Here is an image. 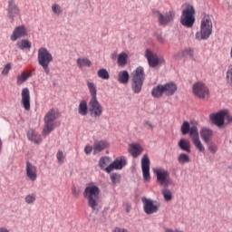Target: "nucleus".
I'll list each match as a JSON object with an SVG mask.
<instances>
[{
    "label": "nucleus",
    "instance_id": "obj_49",
    "mask_svg": "<svg viewBox=\"0 0 232 232\" xmlns=\"http://www.w3.org/2000/svg\"><path fill=\"white\" fill-rule=\"evenodd\" d=\"M225 119H227L228 122H232V115H229V112H227V111H226Z\"/></svg>",
    "mask_w": 232,
    "mask_h": 232
},
{
    "label": "nucleus",
    "instance_id": "obj_10",
    "mask_svg": "<svg viewBox=\"0 0 232 232\" xmlns=\"http://www.w3.org/2000/svg\"><path fill=\"white\" fill-rule=\"evenodd\" d=\"M145 57L149 63L150 68H157V66L166 64V60H164L163 57H159L158 53H152L150 49L145 51Z\"/></svg>",
    "mask_w": 232,
    "mask_h": 232
},
{
    "label": "nucleus",
    "instance_id": "obj_11",
    "mask_svg": "<svg viewBox=\"0 0 232 232\" xmlns=\"http://www.w3.org/2000/svg\"><path fill=\"white\" fill-rule=\"evenodd\" d=\"M7 17L11 20V23H14L15 21V17H18V15H21V8L15 3V0H8V5H7Z\"/></svg>",
    "mask_w": 232,
    "mask_h": 232
},
{
    "label": "nucleus",
    "instance_id": "obj_47",
    "mask_svg": "<svg viewBox=\"0 0 232 232\" xmlns=\"http://www.w3.org/2000/svg\"><path fill=\"white\" fill-rule=\"evenodd\" d=\"M92 150H93V148H92V146H90V145H87L84 148V151H85L86 155H90L92 153Z\"/></svg>",
    "mask_w": 232,
    "mask_h": 232
},
{
    "label": "nucleus",
    "instance_id": "obj_28",
    "mask_svg": "<svg viewBox=\"0 0 232 232\" xmlns=\"http://www.w3.org/2000/svg\"><path fill=\"white\" fill-rule=\"evenodd\" d=\"M178 146L182 151H186V153H191V144L189 143V140L181 139L179 141Z\"/></svg>",
    "mask_w": 232,
    "mask_h": 232
},
{
    "label": "nucleus",
    "instance_id": "obj_55",
    "mask_svg": "<svg viewBox=\"0 0 232 232\" xmlns=\"http://www.w3.org/2000/svg\"><path fill=\"white\" fill-rule=\"evenodd\" d=\"M2 150H3V140L0 138V154H1Z\"/></svg>",
    "mask_w": 232,
    "mask_h": 232
},
{
    "label": "nucleus",
    "instance_id": "obj_23",
    "mask_svg": "<svg viewBox=\"0 0 232 232\" xmlns=\"http://www.w3.org/2000/svg\"><path fill=\"white\" fill-rule=\"evenodd\" d=\"M21 103L26 111H30V90L27 87L22 90Z\"/></svg>",
    "mask_w": 232,
    "mask_h": 232
},
{
    "label": "nucleus",
    "instance_id": "obj_42",
    "mask_svg": "<svg viewBox=\"0 0 232 232\" xmlns=\"http://www.w3.org/2000/svg\"><path fill=\"white\" fill-rule=\"evenodd\" d=\"M226 79L229 86H232V65L228 66L227 68Z\"/></svg>",
    "mask_w": 232,
    "mask_h": 232
},
{
    "label": "nucleus",
    "instance_id": "obj_40",
    "mask_svg": "<svg viewBox=\"0 0 232 232\" xmlns=\"http://www.w3.org/2000/svg\"><path fill=\"white\" fill-rule=\"evenodd\" d=\"M56 159L58 160V164H64L66 156H64V152H63V150H58L56 153Z\"/></svg>",
    "mask_w": 232,
    "mask_h": 232
},
{
    "label": "nucleus",
    "instance_id": "obj_6",
    "mask_svg": "<svg viewBox=\"0 0 232 232\" xmlns=\"http://www.w3.org/2000/svg\"><path fill=\"white\" fill-rule=\"evenodd\" d=\"M53 61V56L50 51L44 47H41L38 50V64L42 66L46 75L50 74V63Z\"/></svg>",
    "mask_w": 232,
    "mask_h": 232
},
{
    "label": "nucleus",
    "instance_id": "obj_30",
    "mask_svg": "<svg viewBox=\"0 0 232 232\" xmlns=\"http://www.w3.org/2000/svg\"><path fill=\"white\" fill-rule=\"evenodd\" d=\"M118 81L121 84H128L130 82V73L128 71H121L118 74Z\"/></svg>",
    "mask_w": 232,
    "mask_h": 232
},
{
    "label": "nucleus",
    "instance_id": "obj_8",
    "mask_svg": "<svg viewBox=\"0 0 232 232\" xmlns=\"http://www.w3.org/2000/svg\"><path fill=\"white\" fill-rule=\"evenodd\" d=\"M153 173L156 175L157 182L160 186L168 188V186H171V184H173V179L169 178V171L162 168H157L153 169Z\"/></svg>",
    "mask_w": 232,
    "mask_h": 232
},
{
    "label": "nucleus",
    "instance_id": "obj_21",
    "mask_svg": "<svg viewBox=\"0 0 232 232\" xmlns=\"http://www.w3.org/2000/svg\"><path fill=\"white\" fill-rule=\"evenodd\" d=\"M26 177H28V179L33 182L37 180V167L30 161H26Z\"/></svg>",
    "mask_w": 232,
    "mask_h": 232
},
{
    "label": "nucleus",
    "instance_id": "obj_13",
    "mask_svg": "<svg viewBox=\"0 0 232 232\" xmlns=\"http://www.w3.org/2000/svg\"><path fill=\"white\" fill-rule=\"evenodd\" d=\"M142 204H143V210L146 215H153L154 213H157L159 211V203L157 201H153L147 198H141Z\"/></svg>",
    "mask_w": 232,
    "mask_h": 232
},
{
    "label": "nucleus",
    "instance_id": "obj_29",
    "mask_svg": "<svg viewBox=\"0 0 232 232\" xmlns=\"http://www.w3.org/2000/svg\"><path fill=\"white\" fill-rule=\"evenodd\" d=\"M78 113L82 117L88 115V102L85 100H82L78 106Z\"/></svg>",
    "mask_w": 232,
    "mask_h": 232
},
{
    "label": "nucleus",
    "instance_id": "obj_5",
    "mask_svg": "<svg viewBox=\"0 0 232 232\" xmlns=\"http://www.w3.org/2000/svg\"><path fill=\"white\" fill-rule=\"evenodd\" d=\"M59 118V111L55 109H51L49 110L44 118V127L43 130V135H49V133H52L53 131V128L55 124V121Z\"/></svg>",
    "mask_w": 232,
    "mask_h": 232
},
{
    "label": "nucleus",
    "instance_id": "obj_17",
    "mask_svg": "<svg viewBox=\"0 0 232 232\" xmlns=\"http://www.w3.org/2000/svg\"><path fill=\"white\" fill-rule=\"evenodd\" d=\"M209 119L211 122L215 124V126H218V128H222L226 121V111H220L218 113H211L209 115Z\"/></svg>",
    "mask_w": 232,
    "mask_h": 232
},
{
    "label": "nucleus",
    "instance_id": "obj_14",
    "mask_svg": "<svg viewBox=\"0 0 232 232\" xmlns=\"http://www.w3.org/2000/svg\"><path fill=\"white\" fill-rule=\"evenodd\" d=\"M190 137L192 139V141L196 150H198L200 153H204L206 151V148H204V145H202V141H200V136L198 135V129L195 125L191 126Z\"/></svg>",
    "mask_w": 232,
    "mask_h": 232
},
{
    "label": "nucleus",
    "instance_id": "obj_33",
    "mask_svg": "<svg viewBox=\"0 0 232 232\" xmlns=\"http://www.w3.org/2000/svg\"><path fill=\"white\" fill-rule=\"evenodd\" d=\"M16 46H18L20 50H30V48H32V43H30V41L26 39H24L18 42L16 44Z\"/></svg>",
    "mask_w": 232,
    "mask_h": 232
},
{
    "label": "nucleus",
    "instance_id": "obj_24",
    "mask_svg": "<svg viewBox=\"0 0 232 232\" xmlns=\"http://www.w3.org/2000/svg\"><path fill=\"white\" fill-rule=\"evenodd\" d=\"M110 144L106 140H96L93 143V153L94 155H97V153H101V151H104L106 148H108Z\"/></svg>",
    "mask_w": 232,
    "mask_h": 232
},
{
    "label": "nucleus",
    "instance_id": "obj_44",
    "mask_svg": "<svg viewBox=\"0 0 232 232\" xmlns=\"http://www.w3.org/2000/svg\"><path fill=\"white\" fill-rule=\"evenodd\" d=\"M52 10H53V14H56L57 15H59V14H61L63 12V10L61 9V5H53L52 6Z\"/></svg>",
    "mask_w": 232,
    "mask_h": 232
},
{
    "label": "nucleus",
    "instance_id": "obj_34",
    "mask_svg": "<svg viewBox=\"0 0 232 232\" xmlns=\"http://www.w3.org/2000/svg\"><path fill=\"white\" fill-rule=\"evenodd\" d=\"M180 130L182 135H188L189 133L191 137V125H189V121H183Z\"/></svg>",
    "mask_w": 232,
    "mask_h": 232
},
{
    "label": "nucleus",
    "instance_id": "obj_1",
    "mask_svg": "<svg viewBox=\"0 0 232 232\" xmlns=\"http://www.w3.org/2000/svg\"><path fill=\"white\" fill-rule=\"evenodd\" d=\"M100 194L101 189L95 185L86 187L83 191V197L88 200V206L92 209V211H95L99 206Z\"/></svg>",
    "mask_w": 232,
    "mask_h": 232
},
{
    "label": "nucleus",
    "instance_id": "obj_2",
    "mask_svg": "<svg viewBox=\"0 0 232 232\" xmlns=\"http://www.w3.org/2000/svg\"><path fill=\"white\" fill-rule=\"evenodd\" d=\"M213 34V22L209 15H205L201 20L200 31L196 33L197 41H208Z\"/></svg>",
    "mask_w": 232,
    "mask_h": 232
},
{
    "label": "nucleus",
    "instance_id": "obj_15",
    "mask_svg": "<svg viewBox=\"0 0 232 232\" xmlns=\"http://www.w3.org/2000/svg\"><path fill=\"white\" fill-rule=\"evenodd\" d=\"M127 164L128 161L126 160V157L121 156L114 160L112 163H111L107 168L104 169V171H106V173H111L113 169H122V168H124V166H126Z\"/></svg>",
    "mask_w": 232,
    "mask_h": 232
},
{
    "label": "nucleus",
    "instance_id": "obj_46",
    "mask_svg": "<svg viewBox=\"0 0 232 232\" xmlns=\"http://www.w3.org/2000/svg\"><path fill=\"white\" fill-rule=\"evenodd\" d=\"M218 148L217 145L213 144V143H208V150L210 153H215L216 151H218Z\"/></svg>",
    "mask_w": 232,
    "mask_h": 232
},
{
    "label": "nucleus",
    "instance_id": "obj_4",
    "mask_svg": "<svg viewBox=\"0 0 232 232\" xmlns=\"http://www.w3.org/2000/svg\"><path fill=\"white\" fill-rule=\"evenodd\" d=\"M175 92H177V84L174 82H169L164 85L159 84L158 86L154 87L151 91L152 97L159 99L162 97V95H167L170 97L171 95H175Z\"/></svg>",
    "mask_w": 232,
    "mask_h": 232
},
{
    "label": "nucleus",
    "instance_id": "obj_38",
    "mask_svg": "<svg viewBox=\"0 0 232 232\" xmlns=\"http://www.w3.org/2000/svg\"><path fill=\"white\" fill-rule=\"evenodd\" d=\"M162 195L166 202H170L173 199V194H171V190L165 188L162 190Z\"/></svg>",
    "mask_w": 232,
    "mask_h": 232
},
{
    "label": "nucleus",
    "instance_id": "obj_32",
    "mask_svg": "<svg viewBox=\"0 0 232 232\" xmlns=\"http://www.w3.org/2000/svg\"><path fill=\"white\" fill-rule=\"evenodd\" d=\"M87 88L91 93V99H97V86L93 82H87Z\"/></svg>",
    "mask_w": 232,
    "mask_h": 232
},
{
    "label": "nucleus",
    "instance_id": "obj_37",
    "mask_svg": "<svg viewBox=\"0 0 232 232\" xmlns=\"http://www.w3.org/2000/svg\"><path fill=\"white\" fill-rule=\"evenodd\" d=\"M97 75L100 79H103V81H108V79H110V72H108V70L104 68L100 69L97 72Z\"/></svg>",
    "mask_w": 232,
    "mask_h": 232
},
{
    "label": "nucleus",
    "instance_id": "obj_18",
    "mask_svg": "<svg viewBox=\"0 0 232 232\" xmlns=\"http://www.w3.org/2000/svg\"><path fill=\"white\" fill-rule=\"evenodd\" d=\"M141 169L143 173V180L145 182H150L151 180V176L150 175V158L148 154H145L141 159Z\"/></svg>",
    "mask_w": 232,
    "mask_h": 232
},
{
    "label": "nucleus",
    "instance_id": "obj_48",
    "mask_svg": "<svg viewBox=\"0 0 232 232\" xmlns=\"http://www.w3.org/2000/svg\"><path fill=\"white\" fill-rule=\"evenodd\" d=\"M113 232H130V231H128V229H126V228H122V227H118L114 228Z\"/></svg>",
    "mask_w": 232,
    "mask_h": 232
},
{
    "label": "nucleus",
    "instance_id": "obj_20",
    "mask_svg": "<svg viewBox=\"0 0 232 232\" xmlns=\"http://www.w3.org/2000/svg\"><path fill=\"white\" fill-rule=\"evenodd\" d=\"M27 35L26 33V26L24 25H19L14 28L10 39L13 42L17 41V39H21V37H24Z\"/></svg>",
    "mask_w": 232,
    "mask_h": 232
},
{
    "label": "nucleus",
    "instance_id": "obj_19",
    "mask_svg": "<svg viewBox=\"0 0 232 232\" xmlns=\"http://www.w3.org/2000/svg\"><path fill=\"white\" fill-rule=\"evenodd\" d=\"M195 59V49L191 47L185 48L184 50L179 51L174 54L176 61H180L181 59L188 58Z\"/></svg>",
    "mask_w": 232,
    "mask_h": 232
},
{
    "label": "nucleus",
    "instance_id": "obj_3",
    "mask_svg": "<svg viewBox=\"0 0 232 232\" xmlns=\"http://www.w3.org/2000/svg\"><path fill=\"white\" fill-rule=\"evenodd\" d=\"M144 81H146V73L144 72V68L140 66L132 73L131 89L134 93L142 92Z\"/></svg>",
    "mask_w": 232,
    "mask_h": 232
},
{
    "label": "nucleus",
    "instance_id": "obj_52",
    "mask_svg": "<svg viewBox=\"0 0 232 232\" xmlns=\"http://www.w3.org/2000/svg\"><path fill=\"white\" fill-rule=\"evenodd\" d=\"M157 40L159 41V43H164V37H162V35L160 34L157 36Z\"/></svg>",
    "mask_w": 232,
    "mask_h": 232
},
{
    "label": "nucleus",
    "instance_id": "obj_53",
    "mask_svg": "<svg viewBox=\"0 0 232 232\" xmlns=\"http://www.w3.org/2000/svg\"><path fill=\"white\" fill-rule=\"evenodd\" d=\"M145 126H148L149 128H150V130H153V125L150 122V121H145Z\"/></svg>",
    "mask_w": 232,
    "mask_h": 232
},
{
    "label": "nucleus",
    "instance_id": "obj_51",
    "mask_svg": "<svg viewBox=\"0 0 232 232\" xmlns=\"http://www.w3.org/2000/svg\"><path fill=\"white\" fill-rule=\"evenodd\" d=\"M72 195H74L75 197H77V195H79V193L77 192V188L75 187L72 188Z\"/></svg>",
    "mask_w": 232,
    "mask_h": 232
},
{
    "label": "nucleus",
    "instance_id": "obj_36",
    "mask_svg": "<svg viewBox=\"0 0 232 232\" xmlns=\"http://www.w3.org/2000/svg\"><path fill=\"white\" fill-rule=\"evenodd\" d=\"M128 63V54L126 53H121L118 56V64L119 66H126V63Z\"/></svg>",
    "mask_w": 232,
    "mask_h": 232
},
{
    "label": "nucleus",
    "instance_id": "obj_50",
    "mask_svg": "<svg viewBox=\"0 0 232 232\" xmlns=\"http://www.w3.org/2000/svg\"><path fill=\"white\" fill-rule=\"evenodd\" d=\"M125 211H126V213H130V211H131V205L130 203L126 204Z\"/></svg>",
    "mask_w": 232,
    "mask_h": 232
},
{
    "label": "nucleus",
    "instance_id": "obj_16",
    "mask_svg": "<svg viewBox=\"0 0 232 232\" xmlns=\"http://www.w3.org/2000/svg\"><path fill=\"white\" fill-rule=\"evenodd\" d=\"M89 111L92 117H101L102 115V105H101L97 98L90 100Z\"/></svg>",
    "mask_w": 232,
    "mask_h": 232
},
{
    "label": "nucleus",
    "instance_id": "obj_25",
    "mask_svg": "<svg viewBox=\"0 0 232 232\" xmlns=\"http://www.w3.org/2000/svg\"><path fill=\"white\" fill-rule=\"evenodd\" d=\"M27 139L34 142V144H41L43 142V138L34 130L31 129L27 131Z\"/></svg>",
    "mask_w": 232,
    "mask_h": 232
},
{
    "label": "nucleus",
    "instance_id": "obj_12",
    "mask_svg": "<svg viewBox=\"0 0 232 232\" xmlns=\"http://www.w3.org/2000/svg\"><path fill=\"white\" fill-rule=\"evenodd\" d=\"M154 15L158 18L160 26H167L169 23H171L175 19V13L173 11H169L164 14L160 11L156 10L154 11Z\"/></svg>",
    "mask_w": 232,
    "mask_h": 232
},
{
    "label": "nucleus",
    "instance_id": "obj_35",
    "mask_svg": "<svg viewBox=\"0 0 232 232\" xmlns=\"http://www.w3.org/2000/svg\"><path fill=\"white\" fill-rule=\"evenodd\" d=\"M190 161H191V160L189 159V155H188L186 153H181L178 157L179 164H181V165L188 164V162H190Z\"/></svg>",
    "mask_w": 232,
    "mask_h": 232
},
{
    "label": "nucleus",
    "instance_id": "obj_9",
    "mask_svg": "<svg viewBox=\"0 0 232 232\" xmlns=\"http://www.w3.org/2000/svg\"><path fill=\"white\" fill-rule=\"evenodd\" d=\"M192 92L198 99L203 101H208V99H209V88L202 82H198L193 84Z\"/></svg>",
    "mask_w": 232,
    "mask_h": 232
},
{
    "label": "nucleus",
    "instance_id": "obj_7",
    "mask_svg": "<svg viewBox=\"0 0 232 232\" xmlns=\"http://www.w3.org/2000/svg\"><path fill=\"white\" fill-rule=\"evenodd\" d=\"M180 24L185 28H193L195 24V7L191 5H188L185 9L182 10L180 16Z\"/></svg>",
    "mask_w": 232,
    "mask_h": 232
},
{
    "label": "nucleus",
    "instance_id": "obj_27",
    "mask_svg": "<svg viewBox=\"0 0 232 232\" xmlns=\"http://www.w3.org/2000/svg\"><path fill=\"white\" fill-rule=\"evenodd\" d=\"M200 136L206 144H209V141L213 137V131L209 129H202L200 131Z\"/></svg>",
    "mask_w": 232,
    "mask_h": 232
},
{
    "label": "nucleus",
    "instance_id": "obj_22",
    "mask_svg": "<svg viewBox=\"0 0 232 232\" xmlns=\"http://www.w3.org/2000/svg\"><path fill=\"white\" fill-rule=\"evenodd\" d=\"M129 153L133 157L134 159H137V157H140V155H142V151H144V148L139 143H132L129 145L128 149Z\"/></svg>",
    "mask_w": 232,
    "mask_h": 232
},
{
    "label": "nucleus",
    "instance_id": "obj_39",
    "mask_svg": "<svg viewBox=\"0 0 232 232\" xmlns=\"http://www.w3.org/2000/svg\"><path fill=\"white\" fill-rule=\"evenodd\" d=\"M110 177H111V180L112 182V186H116V184L121 183V174L111 173Z\"/></svg>",
    "mask_w": 232,
    "mask_h": 232
},
{
    "label": "nucleus",
    "instance_id": "obj_45",
    "mask_svg": "<svg viewBox=\"0 0 232 232\" xmlns=\"http://www.w3.org/2000/svg\"><path fill=\"white\" fill-rule=\"evenodd\" d=\"M12 70V64L7 63L5 65L4 70L2 71L3 75H8V72Z\"/></svg>",
    "mask_w": 232,
    "mask_h": 232
},
{
    "label": "nucleus",
    "instance_id": "obj_41",
    "mask_svg": "<svg viewBox=\"0 0 232 232\" xmlns=\"http://www.w3.org/2000/svg\"><path fill=\"white\" fill-rule=\"evenodd\" d=\"M108 162H110V158L108 157H102L99 161V166L101 169H104L106 166H108Z\"/></svg>",
    "mask_w": 232,
    "mask_h": 232
},
{
    "label": "nucleus",
    "instance_id": "obj_26",
    "mask_svg": "<svg viewBox=\"0 0 232 232\" xmlns=\"http://www.w3.org/2000/svg\"><path fill=\"white\" fill-rule=\"evenodd\" d=\"M30 77H32V71L23 72L20 75L16 77V84L18 86H21V84L26 82V81H28Z\"/></svg>",
    "mask_w": 232,
    "mask_h": 232
},
{
    "label": "nucleus",
    "instance_id": "obj_54",
    "mask_svg": "<svg viewBox=\"0 0 232 232\" xmlns=\"http://www.w3.org/2000/svg\"><path fill=\"white\" fill-rule=\"evenodd\" d=\"M0 232H10L6 227H0Z\"/></svg>",
    "mask_w": 232,
    "mask_h": 232
},
{
    "label": "nucleus",
    "instance_id": "obj_43",
    "mask_svg": "<svg viewBox=\"0 0 232 232\" xmlns=\"http://www.w3.org/2000/svg\"><path fill=\"white\" fill-rule=\"evenodd\" d=\"M35 199H36L35 194H29L25 196V198H24L26 204H34V202H35Z\"/></svg>",
    "mask_w": 232,
    "mask_h": 232
},
{
    "label": "nucleus",
    "instance_id": "obj_31",
    "mask_svg": "<svg viewBox=\"0 0 232 232\" xmlns=\"http://www.w3.org/2000/svg\"><path fill=\"white\" fill-rule=\"evenodd\" d=\"M76 64L78 68H90V66H92V61H90L88 58H78L76 60Z\"/></svg>",
    "mask_w": 232,
    "mask_h": 232
}]
</instances>
